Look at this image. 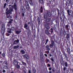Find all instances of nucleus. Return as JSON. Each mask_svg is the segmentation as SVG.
Instances as JSON below:
<instances>
[{
  "instance_id": "f257e3e1",
  "label": "nucleus",
  "mask_w": 73,
  "mask_h": 73,
  "mask_svg": "<svg viewBox=\"0 0 73 73\" xmlns=\"http://www.w3.org/2000/svg\"><path fill=\"white\" fill-rule=\"evenodd\" d=\"M50 20L51 19L50 18H48L46 19L43 21V23L44 24V27L47 29H50V27H49V25L50 23H49L50 21Z\"/></svg>"
},
{
  "instance_id": "f03ea898",
  "label": "nucleus",
  "mask_w": 73,
  "mask_h": 73,
  "mask_svg": "<svg viewBox=\"0 0 73 73\" xmlns=\"http://www.w3.org/2000/svg\"><path fill=\"white\" fill-rule=\"evenodd\" d=\"M13 7H9V10L8 11L6 12V14L7 15V18H8L10 17V15H9V13L12 14V12L13 11Z\"/></svg>"
},
{
  "instance_id": "7ed1b4c3",
  "label": "nucleus",
  "mask_w": 73,
  "mask_h": 73,
  "mask_svg": "<svg viewBox=\"0 0 73 73\" xmlns=\"http://www.w3.org/2000/svg\"><path fill=\"white\" fill-rule=\"evenodd\" d=\"M5 25L2 24L1 30V33L2 35H4L5 33Z\"/></svg>"
},
{
  "instance_id": "20e7f679",
  "label": "nucleus",
  "mask_w": 73,
  "mask_h": 73,
  "mask_svg": "<svg viewBox=\"0 0 73 73\" xmlns=\"http://www.w3.org/2000/svg\"><path fill=\"white\" fill-rule=\"evenodd\" d=\"M13 64L14 65L16 66L17 68L19 69V65H18V62L14 60L13 62Z\"/></svg>"
},
{
  "instance_id": "39448f33",
  "label": "nucleus",
  "mask_w": 73,
  "mask_h": 73,
  "mask_svg": "<svg viewBox=\"0 0 73 73\" xmlns=\"http://www.w3.org/2000/svg\"><path fill=\"white\" fill-rule=\"evenodd\" d=\"M67 12L69 16H73V12H72V11H69V10L68 9L67 10Z\"/></svg>"
},
{
  "instance_id": "423d86ee",
  "label": "nucleus",
  "mask_w": 73,
  "mask_h": 73,
  "mask_svg": "<svg viewBox=\"0 0 73 73\" xmlns=\"http://www.w3.org/2000/svg\"><path fill=\"white\" fill-rule=\"evenodd\" d=\"M46 13V14L47 16H48V17H50V16H51V13H50V12L48 11H47Z\"/></svg>"
},
{
  "instance_id": "0eeeda50",
  "label": "nucleus",
  "mask_w": 73,
  "mask_h": 73,
  "mask_svg": "<svg viewBox=\"0 0 73 73\" xmlns=\"http://www.w3.org/2000/svg\"><path fill=\"white\" fill-rule=\"evenodd\" d=\"M54 42L53 40H51V44H50V48H53V46H54Z\"/></svg>"
},
{
  "instance_id": "6e6552de",
  "label": "nucleus",
  "mask_w": 73,
  "mask_h": 73,
  "mask_svg": "<svg viewBox=\"0 0 73 73\" xmlns=\"http://www.w3.org/2000/svg\"><path fill=\"white\" fill-rule=\"evenodd\" d=\"M28 1L30 4L31 6H33V2H32V0H28Z\"/></svg>"
},
{
  "instance_id": "1a4fd4ad",
  "label": "nucleus",
  "mask_w": 73,
  "mask_h": 73,
  "mask_svg": "<svg viewBox=\"0 0 73 73\" xmlns=\"http://www.w3.org/2000/svg\"><path fill=\"white\" fill-rule=\"evenodd\" d=\"M9 7H11V8H14L15 10H16L17 9V8H16V5H15L14 6L11 5H9Z\"/></svg>"
},
{
  "instance_id": "9d476101",
  "label": "nucleus",
  "mask_w": 73,
  "mask_h": 73,
  "mask_svg": "<svg viewBox=\"0 0 73 73\" xmlns=\"http://www.w3.org/2000/svg\"><path fill=\"white\" fill-rule=\"evenodd\" d=\"M23 56L24 58H26V59L28 60V59H29V56H28V55L27 54H25L23 55Z\"/></svg>"
},
{
  "instance_id": "9b49d317",
  "label": "nucleus",
  "mask_w": 73,
  "mask_h": 73,
  "mask_svg": "<svg viewBox=\"0 0 73 73\" xmlns=\"http://www.w3.org/2000/svg\"><path fill=\"white\" fill-rule=\"evenodd\" d=\"M65 17L64 16H62V17H60V19L61 22H62L63 21H64Z\"/></svg>"
},
{
  "instance_id": "f8f14e48",
  "label": "nucleus",
  "mask_w": 73,
  "mask_h": 73,
  "mask_svg": "<svg viewBox=\"0 0 73 73\" xmlns=\"http://www.w3.org/2000/svg\"><path fill=\"white\" fill-rule=\"evenodd\" d=\"M45 32L46 35H50V34L49 33V31L47 30H46L45 31Z\"/></svg>"
},
{
  "instance_id": "ddd939ff",
  "label": "nucleus",
  "mask_w": 73,
  "mask_h": 73,
  "mask_svg": "<svg viewBox=\"0 0 73 73\" xmlns=\"http://www.w3.org/2000/svg\"><path fill=\"white\" fill-rule=\"evenodd\" d=\"M66 38H70V34L68 33L66 34Z\"/></svg>"
},
{
  "instance_id": "4468645a",
  "label": "nucleus",
  "mask_w": 73,
  "mask_h": 73,
  "mask_svg": "<svg viewBox=\"0 0 73 73\" xmlns=\"http://www.w3.org/2000/svg\"><path fill=\"white\" fill-rule=\"evenodd\" d=\"M60 16H64L65 17V15H64V11H62L61 13H60Z\"/></svg>"
},
{
  "instance_id": "2eb2a0df",
  "label": "nucleus",
  "mask_w": 73,
  "mask_h": 73,
  "mask_svg": "<svg viewBox=\"0 0 73 73\" xmlns=\"http://www.w3.org/2000/svg\"><path fill=\"white\" fill-rule=\"evenodd\" d=\"M11 23H12V22L11 21H9L8 23V24L7 25V27H10V25H11Z\"/></svg>"
},
{
  "instance_id": "dca6fc26",
  "label": "nucleus",
  "mask_w": 73,
  "mask_h": 73,
  "mask_svg": "<svg viewBox=\"0 0 73 73\" xmlns=\"http://www.w3.org/2000/svg\"><path fill=\"white\" fill-rule=\"evenodd\" d=\"M49 46L48 45H47L46 46V48L47 49V50H50V48H49Z\"/></svg>"
},
{
  "instance_id": "f3484780",
  "label": "nucleus",
  "mask_w": 73,
  "mask_h": 73,
  "mask_svg": "<svg viewBox=\"0 0 73 73\" xmlns=\"http://www.w3.org/2000/svg\"><path fill=\"white\" fill-rule=\"evenodd\" d=\"M37 20H38V24H40V18L38 17L37 18Z\"/></svg>"
},
{
  "instance_id": "a211bd4d",
  "label": "nucleus",
  "mask_w": 73,
  "mask_h": 73,
  "mask_svg": "<svg viewBox=\"0 0 73 73\" xmlns=\"http://www.w3.org/2000/svg\"><path fill=\"white\" fill-rule=\"evenodd\" d=\"M7 32L9 33H11V29L8 28Z\"/></svg>"
},
{
  "instance_id": "6ab92c4d",
  "label": "nucleus",
  "mask_w": 73,
  "mask_h": 73,
  "mask_svg": "<svg viewBox=\"0 0 73 73\" xmlns=\"http://www.w3.org/2000/svg\"><path fill=\"white\" fill-rule=\"evenodd\" d=\"M21 54H25V51L24 50H22L21 51Z\"/></svg>"
},
{
  "instance_id": "aec40b11",
  "label": "nucleus",
  "mask_w": 73,
  "mask_h": 73,
  "mask_svg": "<svg viewBox=\"0 0 73 73\" xmlns=\"http://www.w3.org/2000/svg\"><path fill=\"white\" fill-rule=\"evenodd\" d=\"M44 19H46L47 18L48 16H47L46 14H44Z\"/></svg>"
},
{
  "instance_id": "412c9836",
  "label": "nucleus",
  "mask_w": 73,
  "mask_h": 73,
  "mask_svg": "<svg viewBox=\"0 0 73 73\" xmlns=\"http://www.w3.org/2000/svg\"><path fill=\"white\" fill-rule=\"evenodd\" d=\"M60 63L61 64H62V65H63V66H64V65H65V63H64V61H60Z\"/></svg>"
},
{
  "instance_id": "4be33fe9",
  "label": "nucleus",
  "mask_w": 73,
  "mask_h": 73,
  "mask_svg": "<svg viewBox=\"0 0 73 73\" xmlns=\"http://www.w3.org/2000/svg\"><path fill=\"white\" fill-rule=\"evenodd\" d=\"M19 42V40H17L15 41H14L13 44H17V43Z\"/></svg>"
},
{
  "instance_id": "5701e85b",
  "label": "nucleus",
  "mask_w": 73,
  "mask_h": 73,
  "mask_svg": "<svg viewBox=\"0 0 73 73\" xmlns=\"http://www.w3.org/2000/svg\"><path fill=\"white\" fill-rule=\"evenodd\" d=\"M39 2L41 4L44 3V1H43V0H39Z\"/></svg>"
},
{
  "instance_id": "b1692460",
  "label": "nucleus",
  "mask_w": 73,
  "mask_h": 73,
  "mask_svg": "<svg viewBox=\"0 0 73 73\" xmlns=\"http://www.w3.org/2000/svg\"><path fill=\"white\" fill-rule=\"evenodd\" d=\"M63 33L64 36H65V35H66V32L65 31V30H64L63 31Z\"/></svg>"
},
{
  "instance_id": "393cba45",
  "label": "nucleus",
  "mask_w": 73,
  "mask_h": 73,
  "mask_svg": "<svg viewBox=\"0 0 73 73\" xmlns=\"http://www.w3.org/2000/svg\"><path fill=\"white\" fill-rule=\"evenodd\" d=\"M26 8L27 10H28L29 8V5H26Z\"/></svg>"
},
{
  "instance_id": "a878e982",
  "label": "nucleus",
  "mask_w": 73,
  "mask_h": 73,
  "mask_svg": "<svg viewBox=\"0 0 73 73\" xmlns=\"http://www.w3.org/2000/svg\"><path fill=\"white\" fill-rule=\"evenodd\" d=\"M67 52L68 53H70V49L69 48H68L67 49Z\"/></svg>"
},
{
  "instance_id": "bb28decb",
  "label": "nucleus",
  "mask_w": 73,
  "mask_h": 73,
  "mask_svg": "<svg viewBox=\"0 0 73 73\" xmlns=\"http://www.w3.org/2000/svg\"><path fill=\"white\" fill-rule=\"evenodd\" d=\"M57 11H58V15L59 16V15H60V10L58 9H57Z\"/></svg>"
},
{
  "instance_id": "cd10ccee",
  "label": "nucleus",
  "mask_w": 73,
  "mask_h": 73,
  "mask_svg": "<svg viewBox=\"0 0 73 73\" xmlns=\"http://www.w3.org/2000/svg\"><path fill=\"white\" fill-rule=\"evenodd\" d=\"M19 48V46L17 45L14 46L13 48L14 49H17V48Z\"/></svg>"
},
{
  "instance_id": "c85d7f7f",
  "label": "nucleus",
  "mask_w": 73,
  "mask_h": 73,
  "mask_svg": "<svg viewBox=\"0 0 73 73\" xmlns=\"http://www.w3.org/2000/svg\"><path fill=\"white\" fill-rule=\"evenodd\" d=\"M25 5H29V3H28V2L27 1H26L25 2Z\"/></svg>"
},
{
  "instance_id": "c756f323",
  "label": "nucleus",
  "mask_w": 73,
  "mask_h": 73,
  "mask_svg": "<svg viewBox=\"0 0 73 73\" xmlns=\"http://www.w3.org/2000/svg\"><path fill=\"white\" fill-rule=\"evenodd\" d=\"M28 27V25H27V24H25L24 28H27Z\"/></svg>"
},
{
  "instance_id": "7c9ffc66",
  "label": "nucleus",
  "mask_w": 73,
  "mask_h": 73,
  "mask_svg": "<svg viewBox=\"0 0 73 73\" xmlns=\"http://www.w3.org/2000/svg\"><path fill=\"white\" fill-rule=\"evenodd\" d=\"M65 64V66H66V67H67V66H68V63H67V62H66Z\"/></svg>"
},
{
  "instance_id": "2f4dec72",
  "label": "nucleus",
  "mask_w": 73,
  "mask_h": 73,
  "mask_svg": "<svg viewBox=\"0 0 73 73\" xmlns=\"http://www.w3.org/2000/svg\"><path fill=\"white\" fill-rule=\"evenodd\" d=\"M11 31H14V30H15V28H14V27H11Z\"/></svg>"
},
{
  "instance_id": "473e14b6",
  "label": "nucleus",
  "mask_w": 73,
  "mask_h": 73,
  "mask_svg": "<svg viewBox=\"0 0 73 73\" xmlns=\"http://www.w3.org/2000/svg\"><path fill=\"white\" fill-rule=\"evenodd\" d=\"M22 62L23 65H24L25 66V65H27V64H26V63H25L23 62Z\"/></svg>"
},
{
  "instance_id": "72a5a7b5",
  "label": "nucleus",
  "mask_w": 73,
  "mask_h": 73,
  "mask_svg": "<svg viewBox=\"0 0 73 73\" xmlns=\"http://www.w3.org/2000/svg\"><path fill=\"white\" fill-rule=\"evenodd\" d=\"M6 6H7V3H5L4 4V5L3 6L4 8H5V7H6Z\"/></svg>"
},
{
  "instance_id": "f704fd0d",
  "label": "nucleus",
  "mask_w": 73,
  "mask_h": 73,
  "mask_svg": "<svg viewBox=\"0 0 73 73\" xmlns=\"http://www.w3.org/2000/svg\"><path fill=\"white\" fill-rule=\"evenodd\" d=\"M69 27V25H67L65 26L66 28L67 29H68Z\"/></svg>"
},
{
  "instance_id": "c9c22d12",
  "label": "nucleus",
  "mask_w": 73,
  "mask_h": 73,
  "mask_svg": "<svg viewBox=\"0 0 73 73\" xmlns=\"http://www.w3.org/2000/svg\"><path fill=\"white\" fill-rule=\"evenodd\" d=\"M23 9H24V7H21V12H23Z\"/></svg>"
},
{
  "instance_id": "e433bc0d",
  "label": "nucleus",
  "mask_w": 73,
  "mask_h": 73,
  "mask_svg": "<svg viewBox=\"0 0 73 73\" xmlns=\"http://www.w3.org/2000/svg\"><path fill=\"white\" fill-rule=\"evenodd\" d=\"M4 68L5 69H8V67L6 66H4Z\"/></svg>"
},
{
  "instance_id": "4c0bfd02",
  "label": "nucleus",
  "mask_w": 73,
  "mask_h": 73,
  "mask_svg": "<svg viewBox=\"0 0 73 73\" xmlns=\"http://www.w3.org/2000/svg\"><path fill=\"white\" fill-rule=\"evenodd\" d=\"M36 70L35 69H33V73H36Z\"/></svg>"
},
{
  "instance_id": "58836bf2",
  "label": "nucleus",
  "mask_w": 73,
  "mask_h": 73,
  "mask_svg": "<svg viewBox=\"0 0 73 73\" xmlns=\"http://www.w3.org/2000/svg\"><path fill=\"white\" fill-rule=\"evenodd\" d=\"M48 40H48V39H47L46 40V42L45 44V45H46V44H47V43L48 42Z\"/></svg>"
},
{
  "instance_id": "ea45409f",
  "label": "nucleus",
  "mask_w": 73,
  "mask_h": 73,
  "mask_svg": "<svg viewBox=\"0 0 73 73\" xmlns=\"http://www.w3.org/2000/svg\"><path fill=\"white\" fill-rule=\"evenodd\" d=\"M40 58L41 59H43V55L40 56Z\"/></svg>"
},
{
  "instance_id": "a19ab883",
  "label": "nucleus",
  "mask_w": 73,
  "mask_h": 73,
  "mask_svg": "<svg viewBox=\"0 0 73 73\" xmlns=\"http://www.w3.org/2000/svg\"><path fill=\"white\" fill-rule=\"evenodd\" d=\"M25 28L27 30H28L29 31V27H28V28L26 27Z\"/></svg>"
},
{
  "instance_id": "79ce46f5",
  "label": "nucleus",
  "mask_w": 73,
  "mask_h": 73,
  "mask_svg": "<svg viewBox=\"0 0 73 73\" xmlns=\"http://www.w3.org/2000/svg\"><path fill=\"white\" fill-rule=\"evenodd\" d=\"M10 1L9 0H6V2H7V3H8Z\"/></svg>"
},
{
  "instance_id": "37998d69",
  "label": "nucleus",
  "mask_w": 73,
  "mask_h": 73,
  "mask_svg": "<svg viewBox=\"0 0 73 73\" xmlns=\"http://www.w3.org/2000/svg\"><path fill=\"white\" fill-rule=\"evenodd\" d=\"M40 56H43V53L42 52H40Z\"/></svg>"
},
{
  "instance_id": "c03bdc74",
  "label": "nucleus",
  "mask_w": 73,
  "mask_h": 73,
  "mask_svg": "<svg viewBox=\"0 0 73 73\" xmlns=\"http://www.w3.org/2000/svg\"><path fill=\"white\" fill-rule=\"evenodd\" d=\"M51 61H52V62H54V59H53V58H51Z\"/></svg>"
},
{
  "instance_id": "a18cd8bd",
  "label": "nucleus",
  "mask_w": 73,
  "mask_h": 73,
  "mask_svg": "<svg viewBox=\"0 0 73 73\" xmlns=\"http://www.w3.org/2000/svg\"><path fill=\"white\" fill-rule=\"evenodd\" d=\"M66 68L65 67H64L63 68V70H64V71H65V70H66Z\"/></svg>"
},
{
  "instance_id": "49530a36",
  "label": "nucleus",
  "mask_w": 73,
  "mask_h": 73,
  "mask_svg": "<svg viewBox=\"0 0 73 73\" xmlns=\"http://www.w3.org/2000/svg\"><path fill=\"white\" fill-rule=\"evenodd\" d=\"M2 56H3V57H5V54H2Z\"/></svg>"
},
{
  "instance_id": "de8ad7c7",
  "label": "nucleus",
  "mask_w": 73,
  "mask_h": 73,
  "mask_svg": "<svg viewBox=\"0 0 73 73\" xmlns=\"http://www.w3.org/2000/svg\"><path fill=\"white\" fill-rule=\"evenodd\" d=\"M40 10H43V8H42V7L41 6L40 7Z\"/></svg>"
},
{
  "instance_id": "09e8293b",
  "label": "nucleus",
  "mask_w": 73,
  "mask_h": 73,
  "mask_svg": "<svg viewBox=\"0 0 73 73\" xmlns=\"http://www.w3.org/2000/svg\"><path fill=\"white\" fill-rule=\"evenodd\" d=\"M52 68L50 67V68H48V70H52Z\"/></svg>"
},
{
  "instance_id": "8fccbe9b",
  "label": "nucleus",
  "mask_w": 73,
  "mask_h": 73,
  "mask_svg": "<svg viewBox=\"0 0 73 73\" xmlns=\"http://www.w3.org/2000/svg\"><path fill=\"white\" fill-rule=\"evenodd\" d=\"M8 10H9V9L8 8H7L6 9V11H7V12H8V11H9Z\"/></svg>"
},
{
  "instance_id": "3c124183",
  "label": "nucleus",
  "mask_w": 73,
  "mask_h": 73,
  "mask_svg": "<svg viewBox=\"0 0 73 73\" xmlns=\"http://www.w3.org/2000/svg\"><path fill=\"white\" fill-rule=\"evenodd\" d=\"M22 69H23V70H24V69H25V67L23 66L22 67Z\"/></svg>"
},
{
  "instance_id": "603ef678",
  "label": "nucleus",
  "mask_w": 73,
  "mask_h": 73,
  "mask_svg": "<svg viewBox=\"0 0 73 73\" xmlns=\"http://www.w3.org/2000/svg\"><path fill=\"white\" fill-rule=\"evenodd\" d=\"M48 67H50V65L49 64H48Z\"/></svg>"
},
{
  "instance_id": "864d4df0",
  "label": "nucleus",
  "mask_w": 73,
  "mask_h": 73,
  "mask_svg": "<svg viewBox=\"0 0 73 73\" xmlns=\"http://www.w3.org/2000/svg\"><path fill=\"white\" fill-rule=\"evenodd\" d=\"M16 33H17V34H19V31H16Z\"/></svg>"
},
{
  "instance_id": "5fc2aeb1",
  "label": "nucleus",
  "mask_w": 73,
  "mask_h": 73,
  "mask_svg": "<svg viewBox=\"0 0 73 73\" xmlns=\"http://www.w3.org/2000/svg\"><path fill=\"white\" fill-rule=\"evenodd\" d=\"M22 16L23 17H24V13H23L22 14Z\"/></svg>"
},
{
  "instance_id": "6e6d98bb",
  "label": "nucleus",
  "mask_w": 73,
  "mask_h": 73,
  "mask_svg": "<svg viewBox=\"0 0 73 73\" xmlns=\"http://www.w3.org/2000/svg\"><path fill=\"white\" fill-rule=\"evenodd\" d=\"M31 28H32V30L33 31V26H32Z\"/></svg>"
},
{
  "instance_id": "4d7b16f0",
  "label": "nucleus",
  "mask_w": 73,
  "mask_h": 73,
  "mask_svg": "<svg viewBox=\"0 0 73 73\" xmlns=\"http://www.w3.org/2000/svg\"><path fill=\"white\" fill-rule=\"evenodd\" d=\"M46 60L48 62H49V59H48L47 58H46Z\"/></svg>"
},
{
  "instance_id": "13d9d810",
  "label": "nucleus",
  "mask_w": 73,
  "mask_h": 73,
  "mask_svg": "<svg viewBox=\"0 0 73 73\" xmlns=\"http://www.w3.org/2000/svg\"><path fill=\"white\" fill-rule=\"evenodd\" d=\"M41 13H42L43 11V10H40Z\"/></svg>"
},
{
  "instance_id": "bf43d9fd",
  "label": "nucleus",
  "mask_w": 73,
  "mask_h": 73,
  "mask_svg": "<svg viewBox=\"0 0 73 73\" xmlns=\"http://www.w3.org/2000/svg\"><path fill=\"white\" fill-rule=\"evenodd\" d=\"M46 53H49V52L48 51H46Z\"/></svg>"
},
{
  "instance_id": "052dcab7",
  "label": "nucleus",
  "mask_w": 73,
  "mask_h": 73,
  "mask_svg": "<svg viewBox=\"0 0 73 73\" xmlns=\"http://www.w3.org/2000/svg\"><path fill=\"white\" fill-rule=\"evenodd\" d=\"M52 72H55V70H54V69H52Z\"/></svg>"
},
{
  "instance_id": "680f3d73",
  "label": "nucleus",
  "mask_w": 73,
  "mask_h": 73,
  "mask_svg": "<svg viewBox=\"0 0 73 73\" xmlns=\"http://www.w3.org/2000/svg\"><path fill=\"white\" fill-rule=\"evenodd\" d=\"M44 56H45L46 57H47L48 56V55H47L46 54H44Z\"/></svg>"
},
{
  "instance_id": "e2e57ef3",
  "label": "nucleus",
  "mask_w": 73,
  "mask_h": 73,
  "mask_svg": "<svg viewBox=\"0 0 73 73\" xmlns=\"http://www.w3.org/2000/svg\"><path fill=\"white\" fill-rule=\"evenodd\" d=\"M55 37H54V41H56V40H55Z\"/></svg>"
},
{
  "instance_id": "0e129e2a",
  "label": "nucleus",
  "mask_w": 73,
  "mask_h": 73,
  "mask_svg": "<svg viewBox=\"0 0 73 73\" xmlns=\"http://www.w3.org/2000/svg\"><path fill=\"white\" fill-rule=\"evenodd\" d=\"M3 73H5V70H3Z\"/></svg>"
},
{
  "instance_id": "69168bd1",
  "label": "nucleus",
  "mask_w": 73,
  "mask_h": 73,
  "mask_svg": "<svg viewBox=\"0 0 73 73\" xmlns=\"http://www.w3.org/2000/svg\"><path fill=\"white\" fill-rule=\"evenodd\" d=\"M31 70H29V73H31Z\"/></svg>"
},
{
  "instance_id": "338daca9",
  "label": "nucleus",
  "mask_w": 73,
  "mask_h": 73,
  "mask_svg": "<svg viewBox=\"0 0 73 73\" xmlns=\"http://www.w3.org/2000/svg\"><path fill=\"white\" fill-rule=\"evenodd\" d=\"M70 70L71 71H72L73 72V69H70Z\"/></svg>"
},
{
  "instance_id": "774afa93",
  "label": "nucleus",
  "mask_w": 73,
  "mask_h": 73,
  "mask_svg": "<svg viewBox=\"0 0 73 73\" xmlns=\"http://www.w3.org/2000/svg\"><path fill=\"white\" fill-rule=\"evenodd\" d=\"M49 73H52V71H49Z\"/></svg>"
}]
</instances>
